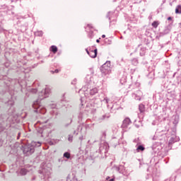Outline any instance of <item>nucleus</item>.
Segmentation results:
<instances>
[{"label": "nucleus", "instance_id": "1", "mask_svg": "<svg viewBox=\"0 0 181 181\" xmlns=\"http://www.w3.org/2000/svg\"><path fill=\"white\" fill-rule=\"evenodd\" d=\"M50 93L51 90L48 87H46L44 90L39 93L38 99L35 100L33 104L34 112H37V114H41L42 115H45V113L47 111L46 107L40 105V101H42V100H45V98H47V97L50 95Z\"/></svg>", "mask_w": 181, "mask_h": 181}, {"label": "nucleus", "instance_id": "2", "mask_svg": "<svg viewBox=\"0 0 181 181\" xmlns=\"http://www.w3.org/2000/svg\"><path fill=\"white\" fill-rule=\"evenodd\" d=\"M40 145H42L40 142L32 141L23 146V152L25 156H29L35 153V148Z\"/></svg>", "mask_w": 181, "mask_h": 181}, {"label": "nucleus", "instance_id": "3", "mask_svg": "<svg viewBox=\"0 0 181 181\" xmlns=\"http://www.w3.org/2000/svg\"><path fill=\"white\" fill-rule=\"evenodd\" d=\"M39 173L41 179H44L45 181H50L49 179H50L52 175V168L46 164H42Z\"/></svg>", "mask_w": 181, "mask_h": 181}, {"label": "nucleus", "instance_id": "4", "mask_svg": "<svg viewBox=\"0 0 181 181\" xmlns=\"http://www.w3.org/2000/svg\"><path fill=\"white\" fill-rule=\"evenodd\" d=\"M81 91H83L84 95L87 98H89L90 95H95V94H97V93H98V89L97 88L87 89H84V88H83L79 90V93H81Z\"/></svg>", "mask_w": 181, "mask_h": 181}, {"label": "nucleus", "instance_id": "5", "mask_svg": "<svg viewBox=\"0 0 181 181\" xmlns=\"http://www.w3.org/2000/svg\"><path fill=\"white\" fill-rule=\"evenodd\" d=\"M102 73L104 74H108L110 71H111V62L110 61H107L100 69Z\"/></svg>", "mask_w": 181, "mask_h": 181}, {"label": "nucleus", "instance_id": "6", "mask_svg": "<svg viewBox=\"0 0 181 181\" xmlns=\"http://www.w3.org/2000/svg\"><path fill=\"white\" fill-rule=\"evenodd\" d=\"M66 100L63 98L60 102H59L57 104L54 103V102H52L49 103V107L50 108H62V107H65L66 105Z\"/></svg>", "mask_w": 181, "mask_h": 181}, {"label": "nucleus", "instance_id": "7", "mask_svg": "<svg viewBox=\"0 0 181 181\" xmlns=\"http://www.w3.org/2000/svg\"><path fill=\"white\" fill-rule=\"evenodd\" d=\"M108 149H110V146H108V144L107 143L102 144L99 148V153H107V152H108Z\"/></svg>", "mask_w": 181, "mask_h": 181}, {"label": "nucleus", "instance_id": "8", "mask_svg": "<svg viewBox=\"0 0 181 181\" xmlns=\"http://www.w3.org/2000/svg\"><path fill=\"white\" fill-rule=\"evenodd\" d=\"M86 52L90 56V57H92V59H95L97 57V49H89L88 48L86 49Z\"/></svg>", "mask_w": 181, "mask_h": 181}, {"label": "nucleus", "instance_id": "9", "mask_svg": "<svg viewBox=\"0 0 181 181\" xmlns=\"http://www.w3.org/2000/svg\"><path fill=\"white\" fill-rule=\"evenodd\" d=\"M6 120V117H5V115L0 116V131H4V129H5Z\"/></svg>", "mask_w": 181, "mask_h": 181}, {"label": "nucleus", "instance_id": "10", "mask_svg": "<svg viewBox=\"0 0 181 181\" xmlns=\"http://www.w3.org/2000/svg\"><path fill=\"white\" fill-rule=\"evenodd\" d=\"M133 98L137 100V101H141V97H142V92L141 90H137L136 93L132 94Z\"/></svg>", "mask_w": 181, "mask_h": 181}, {"label": "nucleus", "instance_id": "11", "mask_svg": "<svg viewBox=\"0 0 181 181\" xmlns=\"http://www.w3.org/2000/svg\"><path fill=\"white\" fill-rule=\"evenodd\" d=\"M136 50L139 51L140 56H145V53H146V48L142 47V45H139L136 48Z\"/></svg>", "mask_w": 181, "mask_h": 181}, {"label": "nucleus", "instance_id": "12", "mask_svg": "<svg viewBox=\"0 0 181 181\" xmlns=\"http://www.w3.org/2000/svg\"><path fill=\"white\" fill-rule=\"evenodd\" d=\"M130 124H132L131 119L127 117L123 120L122 128H128V125H129Z\"/></svg>", "mask_w": 181, "mask_h": 181}, {"label": "nucleus", "instance_id": "13", "mask_svg": "<svg viewBox=\"0 0 181 181\" xmlns=\"http://www.w3.org/2000/svg\"><path fill=\"white\" fill-rule=\"evenodd\" d=\"M172 26H173V23H170L168 26H166L163 30V35H168L172 30Z\"/></svg>", "mask_w": 181, "mask_h": 181}, {"label": "nucleus", "instance_id": "14", "mask_svg": "<svg viewBox=\"0 0 181 181\" xmlns=\"http://www.w3.org/2000/svg\"><path fill=\"white\" fill-rule=\"evenodd\" d=\"M171 121L174 125H177L179 124V116L177 115H173Z\"/></svg>", "mask_w": 181, "mask_h": 181}, {"label": "nucleus", "instance_id": "15", "mask_svg": "<svg viewBox=\"0 0 181 181\" xmlns=\"http://www.w3.org/2000/svg\"><path fill=\"white\" fill-rule=\"evenodd\" d=\"M175 142H177V137L176 136H172L168 142V146H170L173 144H175Z\"/></svg>", "mask_w": 181, "mask_h": 181}, {"label": "nucleus", "instance_id": "16", "mask_svg": "<svg viewBox=\"0 0 181 181\" xmlns=\"http://www.w3.org/2000/svg\"><path fill=\"white\" fill-rule=\"evenodd\" d=\"M110 114H105L99 117V121H104V119H108L110 118Z\"/></svg>", "mask_w": 181, "mask_h": 181}, {"label": "nucleus", "instance_id": "17", "mask_svg": "<svg viewBox=\"0 0 181 181\" xmlns=\"http://www.w3.org/2000/svg\"><path fill=\"white\" fill-rule=\"evenodd\" d=\"M28 173V170H26L25 168H21L20 170V174L21 175V176H25V175H26Z\"/></svg>", "mask_w": 181, "mask_h": 181}, {"label": "nucleus", "instance_id": "18", "mask_svg": "<svg viewBox=\"0 0 181 181\" xmlns=\"http://www.w3.org/2000/svg\"><path fill=\"white\" fill-rule=\"evenodd\" d=\"M144 151H145V147H144V146L141 145L139 146L136 148L137 152H144Z\"/></svg>", "mask_w": 181, "mask_h": 181}, {"label": "nucleus", "instance_id": "19", "mask_svg": "<svg viewBox=\"0 0 181 181\" xmlns=\"http://www.w3.org/2000/svg\"><path fill=\"white\" fill-rule=\"evenodd\" d=\"M139 110L140 112H144L145 111V105H144V104H140L139 105Z\"/></svg>", "mask_w": 181, "mask_h": 181}, {"label": "nucleus", "instance_id": "20", "mask_svg": "<svg viewBox=\"0 0 181 181\" xmlns=\"http://www.w3.org/2000/svg\"><path fill=\"white\" fill-rule=\"evenodd\" d=\"M81 129H83V126H81V125H78V128H77V131H81ZM76 130H75L74 132V135H78V132H77Z\"/></svg>", "mask_w": 181, "mask_h": 181}, {"label": "nucleus", "instance_id": "21", "mask_svg": "<svg viewBox=\"0 0 181 181\" xmlns=\"http://www.w3.org/2000/svg\"><path fill=\"white\" fill-rule=\"evenodd\" d=\"M175 13H181V6L178 5L175 8Z\"/></svg>", "mask_w": 181, "mask_h": 181}, {"label": "nucleus", "instance_id": "22", "mask_svg": "<svg viewBox=\"0 0 181 181\" xmlns=\"http://www.w3.org/2000/svg\"><path fill=\"white\" fill-rule=\"evenodd\" d=\"M51 52H53L54 53H57V47L54 45L51 46Z\"/></svg>", "mask_w": 181, "mask_h": 181}, {"label": "nucleus", "instance_id": "23", "mask_svg": "<svg viewBox=\"0 0 181 181\" xmlns=\"http://www.w3.org/2000/svg\"><path fill=\"white\" fill-rule=\"evenodd\" d=\"M138 60L136 59V58H134L132 60V64L134 65V66H138Z\"/></svg>", "mask_w": 181, "mask_h": 181}, {"label": "nucleus", "instance_id": "24", "mask_svg": "<svg viewBox=\"0 0 181 181\" xmlns=\"http://www.w3.org/2000/svg\"><path fill=\"white\" fill-rule=\"evenodd\" d=\"M64 158H66V159H70V158H71L70 153H69V152L64 153Z\"/></svg>", "mask_w": 181, "mask_h": 181}, {"label": "nucleus", "instance_id": "25", "mask_svg": "<svg viewBox=\"0 0 181 181\" xmlns=\"http://www.w3.org/2000/svg\"><path fill=\"white\" fill-rule=\"evenodd\" d=\"M152 26H153V28H158V26H159V23L157 21H153L152 23Z\"/></svg>", "mask_w": 181, "mask_h": 181}, {"label": "nucleus", "instance_id": "26", "mask_svg": "<svg viewBox=\"0 0 181 181\" xmlns=\"http://www.w3.org/2000/svg\"><path fill=\"white\" fill-rule=\"evenodd\" d=\"M84 104H86V101H84V98H81V108H83L84 106Z\"/></svg>", "mask_w": 181, "mask_h": 181}, {"label": "nucleus", "instance_id": "27", "mask_svg": "<svg viewBox=\"0 0 181 181\" xmlns=\"http://www.w3.org/2000/svg\"><path fill=\"white\" fill-rule=\"evenodd\" d=\"M35 36H43V32L42 31H37L35 33Z\"/></svg>", "mask_w": 181, "mask_h": 181}, {"label": "nucleus", "instance_id": "28", "mask_svg": "<svg viewBox=\"0 0 181 181\" xmlns=\"http://www.w3.org/2000/svg\"><path fill=\"white\" fill-rule=\"evenodd\" d=\"M83 117H86V114L81 112L79 113L78 118H79L80 119H82Z\"/></svg>", "mask_w": 181, "mask_h": 181}, {"label": "nucleus", "instance_id": "29", "mask_svg": "<svg viewBox=\"0 0 181 181\" xmlns=\"http://www.w3.org/2000/svg\"><path fill=\"white\" fill-rule=\"evenodd\" d=\"M68 141H69V142H73V135L69 134L68 136Z\"/></svg>", "mask_w": 181, "mask_h": 181}, {"label": "nucleus", "instance_id": "30", "mask_svg": "<svg viewBox=\"0 0 181 181\" xmlns=\"http://www.w3.org/2000/svg\"><path fill=\"white\" fill-rule=\"evenodd\" d=\"M47 127H46V126H44L43 127H42V129H41L40 131V134H43L44 132H45V131H46V129H47Z\"/></svg>", "mask_w": 181, "mask_h": 181}, {"label": "nucleus", "instance_id": "31", "mask_svg": "<svg viewBox=\"0 0 181 181\" xmlns=\"http://www.w3.org/2000/svg\"><path fill=\"white\" fill-rule=\"evenodd\" d=\"M76 83H77V78H74V79L71 81V84H72V86H76Z\"/></svg>", "mask_w": 181, "mask_h": 181}, {"label": "nucleus", "instance_id": "32", "mask_svg": "<svg viewBox=\"0 0 181 181\" xmlns=\"http://www.w3.org/2000/svg\"><path fill=\"white\" fill-rule=\"evenodd\" d=\"M107 181H115V178H110V177H106Z\"/></svg>", "mask_w": 181, "mask_h": 181}, {"label": "nucleus", "instance_id": "33", "mask_svg": "<svg viewBox=\"0 0 181 181\" xmlns=\"http://www.w3.org/2000/svg\"><path fill=\"white\" fill-rule=\"evenodd\" d=\"M44 118L46 119L45 121L44 122H40L41 124H43V122H45V124H46V122H47V121H49V117H44Z\"/></svg>", "mask_w": 181, "mask_h": 181}, {"label": "nucleus", "instance_id": "34", "mask_svg": "<svg viewBox=\"0 0 181 181\" xmlns=\"http://www.w3.org/2000/svg\"><path fill=\"white\" fill-rule=\"evenodd\" d=\"M79 141H82L83 139H86V136H81L78 138Z\"/></svg>", "mask_w": 181, "mask_h": 181}, {"label": "nucleus", "instance_id": "35", "mask_svg": "<svg viewBox=\"0 0 181 181\" xmlns=\"http://www.w3.org/2000/svg\"><path fill=\"white\" fill-rule=\"evenodd\" d=\"M51 73H52V74H54V73H59V69H55L54 71H51Z\"/></svg>", "mask_w": 181, "mask_h": 181}, {"label": "nucleus", "instance_id": "36", "mask_svg": "<svg viewBox=\"0 0 181 181\" xmlns=\"http://www.w3.org/2000/svg\"><path fill=\"white\" fill-rule=\"evenodd\" d=\"M31 93H37V89H36V88L31 89Z\"/></svg>", "mask_w": 181, "mask_h": 181}, {"label": "nucleus", "instance_id": "37", "mask_svg": "<svg viewBox=\"0 0 181 181\" xmlns=\"http://www.w3.org/2000/svg\"><path fill=\"white\" fill-rule=\"evenodd\" d=\"M103 101H105V103H106V104H108V98H105Z\"/></svg>", "mask_w": 181, "mask_h": 181}, {"label": "nucleus", "instance_id": "38", "mask_svg": "<svg viewBox=\"0 0 181 181\" xmlns=\"http://www.w3.org/2000/svg\"><path fill=\"white\" fill-rule=\"evenodd\" d=\"M88 78H89V80H90V78H91V76H90V75H88V76H86V79L88 80Z\"/></svg>", "mask_w": 181, "mask_h": 181}, {"label": "nucleus", "instance_id": "39", "mask_svg": "<svg viewBox=\"0 0 181 181\" xmlns=\"http://www.w3.org/2000/svg\"><path fill=\"white\" fill-rule=\"evenodd\" d=\"M152 139H153V141H156L157 137L154 136L152 138Z\"/></svg>", "mask_w": 181, "mask_h": 181}, {"label": "nucleus", "instance_id": "40", "mask_svg": "<svg viewBox=\"0 0 181 181\" xmlns=\"http://www.w3.org/2000/svg\"><path fill=\"white\" fill-rule=\"evenodd\" d=\"M8 104H11V105H13V102H12V101H8Z\"/></svg>", "mask_w": 181, "mask_h": 181}, {"label": "nucleus", "instance_id": "41", "mask_svg": "<svg viewBox=\"0 0 181 181\" xmlns=\"http://www.w3.org/2000/svg\"><path fill=\"white\" fill-rule=\"evenodd\" d=\"M4 31V28H2V27L0 26V32Z\"/></svg>", "mask_w": 181, "mask_h": 181}, {"label": "nucleus", "instance_id": "42", "mask_svg": "<svg viewBox=\"0 0 181 181\" xmlns=\"http://www.w3.org/2000/svg\"><path fill=\"white\" fill-rule=\"evenodd\" d=\"M168 21H172V17H168Z\"/></svg>", "mask_w": 181, "mask_h": 181}, {"label": "nucleus", "instance_id": "43", "mask_svg": "<svg viewBox=\"0 0 181 181\" xmlns=\"http://www.w3.org/2000/svg\"><path fill=\"white\" fill-rule=\"evenodd\" d=\"M88 28H93V26H91L90 24H88Z\"/></svg>", "mask_w": 181, "mask_h": 181}, {"label": "nucleus", "instance_id": "44", "mask_svg": "<svg viewBox=\"0 0 181 181\" xmlns=\"http://www.w3.org/2000/svg\"><path fill=\"white\" fill-rule=\"evenodd\" d=\"M102 37H103V39H104V37H105V35H103Z\"/></svg>", "mask_w": 181, "mask_h": 181}, {"label": "nucleus", "instance_id": "45", "mask_svg": "<svg viewBox=\"0 0 181 181\" xmlns=\"http://www.w3.org/2000/svg\"><path fill=\"white\" fill-rule=\"evenodd\" d=\"M97 43H100V40H96Z\"/></svg>", "mask_w": 181, "mask_h": 181}, {"label": "nucleus", "instance_id": "46", "mask_svg": "<svg viewBox=\"0 0 181 181\" xmlns=\"http://www.w3.org/2000/svg\"><path fill=\"white\" fill-rule=\"evenodd\" d=\"M179 28H181V23H179Z\"/></svg>", "mask_w": 181, "mask_h": 181}, {"label": "nucleus", "instance_id": "47", "mask_svg": "<svg viewBox=\"0 0 181 181\" xmlns=\"http://www.w3.org/2000/svg\"><path fill=\"white\" fill-rule=\"evenodd\" d=\"M90 81H91V80L90 79V80H88V83H90Z\"/></svg>", "mask_w": 181, "mask_h": 181}, {"label": "nucleus", "instance_id": "48", "mask_svg": "<svg viewBox=\"0 0 181 181\" xmlns=\"http://www.w3.org/2000/svg\"><path fill=\"white\" fill-rule=\"evenodd\" d=\"M21 136V133H18V136Z\"/></svg>", "mask_w": 181, "mask_h": 181}, {"label": "nucleus", "instance_id": "49", "mask_svg": "<svg viewBox=\"0 0 181 181\" xmlns=\"http://www.w3.org/2000/svg\"><path fill=\"white\" fill-rule=\"evenodd\" d=\"M33 180H35V177L33 178Z\"/></svg>", "mask_w": 181, "mask_h": 181}]
</instances>
